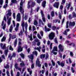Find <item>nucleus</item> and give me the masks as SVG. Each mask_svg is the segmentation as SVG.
<instances>
[{"mask_svg":"<svg viewBox=\"0 0 76 76\" xmlns=\"http://www.w3.org/2000/svg\"><path fill=\"white\" fill-rule=\"evenodd\" d=\"M37 54L38 53H37V51H34V52H33L32 54L30 56H28V57L31 59V60H33V59H34V56H33V55H34L35 54L36 56H37Z\"/></svg>","mask_w":76,"mask_h":76,"instance_id":"1","label":"nucleus"},{"mask_svg":"<svg viewBox=\"0 0 76 76\" xmlns=\"http://www.w3.org/2000/svg\"><path fill=\"white\" fill-rule=\"evenodd\" d=\"M58 48L59 50V53L60 52H63V50H64V48H63V46L61 44H60L58 46Z\"/></svg>","mask_w":76,"mask_h":76,"instance_id":"2","label":"nucleus"},{"mask_svg":"<svg viewBox=\"0 0 76 76\" xmlns=\"http://www.w3.org/2000/svg\"><path fill=\"white\" fill-rule=\"evenodd\" d=\"M49 36L50 39H54V38L55 37V34L53 32H52L50 34Z\"/></svg>","mask_w":76,"mask_h":76,"instance_id":"3","label":"nucleus"},{"mask_svg":"<svg viewBox=\"0 0 76 76\" xmlns=\"http://www.w3.org/2000/svg\"><path fill=\"white\" fill-rule=\"evenodd\" d=\"M23 4V2L21 1L20 3V12L21 13H23V12H24V10L22 9V5Z\"/></svg>","mask_w":76,"mask_h":76,"instance_id":"4","label":"nucleus"},{"mask_svg":"<svg viewBox=\"0 0 76 76\" xmlns=\"http://www.w3.org/2000/svg\"><path fill=\"white\" fill-rule=\"evenodd\" d=\"M59 2H56L53 5V6L54 7H56V9L58 8V6H59Z\"/></svg>","mask_w":76,"mask_h":76,"instance_id":"5","label":"nucleus"},{"mask_svg":"<svg viewBox=\"0 0 76 76\" xmlns=\"http://www.w3.org/2000/svg\"><path fill=\"white\" fill-rule=\"evenodd\" d=\"M7 19H8L7 23L8 26L10 25V24L11 23V19L12 17H7Z\"/></svg>","mask_w":76,"mask_h":76,"instance_id":"6","label":"nucleus"},{"mask_svg":"<svg viewBox=\"0 0 76 76\" xmlns=\"http://www.w3.org/2000/svg\"><path fill=\"white\" fill-rule=\"evenodd\" d=\"M17 20L20 22V13H18L17 15Z\"/></svg>","mask_w":76,"mask_h":76,"instance_id":"7","label":"nucleus"},{"mask_svg":"<svg viewBox=\"0 0 76 76\" xmlns=\"http://www.w3.org/2000/svg\"><path fill=\"white\" fill-rule=\"evenodd\" d=\"M11 10L10 9L8 10V13L7 14V17H11L12 15V13H11Z\"/></svg>","mask_w":76,"mask_h":76,"instance_id":"8","label":"nucleus"},{"mask_svg":"<svg viewBox=\"0 0 76 76\" xmlns=\"http://www.w3.org/2000/svg\"><path fill=\"white\" fill-rule=\"evenodd\" d=\"M75 25V21H73V22H72L70 21L69 23V26L70 27V26H74Z\"/></svg>","mask_w":76,"mask_h":76,"instance_id":"9","label":"nucleus"},{"mask_svg":"<svg viewBox=\"0 0 76 76\" xmlns=\"http://www.w3.org/2000/svg\"><path fill=\"white\" fill-rule=\"evenodd\" d=\"M15 53H13L12 55V56H11V55H9L8 56V58H10V60H12V57H15Z\"/></svg>","mask_w":76,"mask_h":76,"instance_id":"10","label":"nucleus"},{"mask_svg":"<svg viewBox=\"0 0 76 76\" xmlns=\"http://www.w3.org/2000/svg\"><path fill=\"white\" fill-rule=\"evenodd\" d=\"M36 65L38 66V67H41V65L38 59H37L36 61Z\"/></svg>","mask_w":76,"mask_h":76,"instance_id":"11","label":"nucleus"},{"mask_svg":"<svg viewBox=\"0 0 76 76\" xmlns=\"http://www.w3.org/2000/svg\"><path fill=\"white\" fill-rule=\"evenodd\" d=\"M41 13L42 17V20L43 22H45V18H44V13H43V12L42 11H41Z\"/></svg>","mask_w":76,"mask_h":76,"instance_id":"12","label":"nucleus"},{"mask_svg":"<svg viewBox=\"0 0 76 76\" xmlns=\"http://www.w3.org/2000/svg\"><path fill=\"white\" fill-rule=\"evenodd\" d=\"M23 50L22 48L20 46H19L18 49V52H21V51H22Z\"/></svg>","mask_w":76,"mask_h":76,"instance_id":"13","label":"nucleus"},{"mask_svg":"<svg viewBox=\"0 0 76 76\" xmlns=\"http://www.w3.org/2000/svg\"><path fill=\"white\" fill-rule=\"evenodd\" d=\"M21 26L23 28V29L24 32V27H25V22L23 21H22L21 22Z\"/></svg>","mask_w":76,"mask_h":76,"instance_id":"14","label":"nucleus"},{"mask_svg":"<svg viewBox=\"0 0 76 76\" xmlns=\"http://www.w3.org/2000/svg\"><path fill=\"white\" fill-rule=\"evenodd\" d=\"M27 70H28V72H29L30 75H31L32 73V71L31 70L30 68H27Z\"/></svg>","mask_w":76,"mask_h":76,"instance_id":"15","label":"nucleus"},{"mask_svg":"<svg viewBox=\"0 0 76 76\" xmlns=\"http://www.w3.org/2000/svg\"><path fill=\"white\" fill-rule=\"evenodd\" d=\"M5 5L4 6V8H6L7 7L8 4V0H6L5 1Z\"/></svg>","mask_w":76,"mask_h":76,"instance_id":"16","label":"nucleus"},{"mask_svg":"<svg viewBox=\"0 0 76 76\" xmlns=\"http://www.w3.org/2000/svg\"><path fill=\"white\" fill-rule=\"evenodd\" d=\"M58 50H57V47H55L53 49L52 51L51 52V53H53V51H57Z\"/></svg>","mask_w":76,"mask_h":76,"instance_id":"17","label":"nucleus"},{"mask_svg":"<svg viewBox=\"0 0 76 76\" xmlns=\"http://www.w3.org/2000/svg\"><path fill=\"white\" fill-rule=\"evenodd\" d=\"M3 44L1 43L0 45L1 48L2 49H4V48H6V45H5V44H4L3 46Z\"/></svg>","mask_w":76,"mask_h":76,"instance_id":"18","label":"nucleus"},{"mask_svg":"<svg viewBox=\"0 0 76 76\" xmlns=\"http://www.w3.org/2000/svg\"><path fill=\"white\" fill-rule=\"evenodd\" d=\"M25 28L26 31V34L27 32V29L28 28V23H27L26 22L25 23Z\"/></svg>","mask_w":76,"mask_h":76,"instance_id":"19","label":"nucleus"},{"mask_svg":"<svg viewBox=\"0 0 76 76\" xmlns=\"http://www.w3.org/2000/svg\"><path fill=\"white\" fill-rule=\"evenodd\" d=\"M6 39V37L4 36L1 39V42H3V41H5Z\"/></svg>","mask_w":76,"mask_h":76,"instance_id":"20","label":"nucleus"},{"mask_svg":"<svg viewBox=\"0 0 76 76\" xmlns=\"http://www.w3.org/2000/svg\"><path fill=\"white\" fill-rule=\"evenodd\" d=\"M70 31V29H68L66 30H65L64 32V35H67V32H69Z\"/></svg>","mask_w":76,"mask_h":76,"instance_id":"21","label":"nucleus"},{"mask_svg":"<svg viewBox=\"0 0 76 76\" xmlns=\"http://www.w3.org/2000/svg\"><path fill=\"white\" fill-rule=\"evenodd\" d=\"M8 47H9V49L10 50H11V51H13V48L12 47V46H11V45H9L8 46Z\"/></svg>","mask_w":76,"mask_h":76,"instance_id":"22","label":"nucleus"},{"mask_svg":"<svg viewBox=\"0 0 76 76\" xmlns=\"http://www.w3.org/2000/svg\"><path fill=\"white\" fill-rule=\"evenodd\" d=\"M12 30H13V25H11L9 29L10 32H11L12 31Z\"/></svg>","mask_w":76,"mask_h":76,"instance_id":"23","label":"nucleus"},{"mask_svg":"<svg viewBox=\"0 0 76 76\" xmlns=\"http://www.w3.org/2000/svg\"><path fill=\"white\" fill-rule=\"evenodd\" d=\"M45 54H42L40 56V58L42 59V58H45Z\"/></svg>","mask_w":76,"mask_h":76,"instance_id":"24","label":"nucleus"},{"mask_svg":"<svg viewBox=\"0 0 76 76\" xmlns=\"http://www.w3.org/2000/svg\"><path fill=\"white\" fill-rule=\"evenodd\" d=\"M46 4V1H44L42 3V6L43 7H45V4Z\"/></svg>","mask_w":76,"mask_h":76,"instance_id":"25","label":"nucleus"},{"mask_svg":"<svg viewBox=\"0 0 76 76\" xmlns=\"http://www.w3.org/2000/svg\"><path fill=\"white\" fill-rule=\"evenodd\" d=\"M70 6H71V3H69L68 5H66V7H67L68 6V7H67V9H69L70 7Z\"/></svg>","mask_w":76,"mask_h":76,"instance_id":"26","label":"nucleus"},{"mask_svg":"<svg viewBox=\"0 0 76 76\" xmlns=\"http://www.w3.org/2000/svg\"><path fill=\"white\" fill-rule=\"evenodd\" d=\"M51 15L52 17H54V12L53 11L51 12Z\"/></svg>","mask_w":76,"mask_h":76,"instance_id":"27","label":"nucleus"},{"mask_svg":"<svg viewBox=\"0 0 76 76\" xmlns=\"http://www.w3.org/2000/svg\"><path fill=\"white\" fill-rule=\"evenodd\" d=\"M73 16V18H76V14H75V12H73L72 13Z\"/></svg>","mask_w":76,"mask_h":76,"instance_id":"28","label":"nucleus"},{"mask_svg":"<svg viewBox=\"0 0 76 76\" xmlns=\"http://www.w3.org/2000/svg\"><path fill=\"white\" fill-rule=\"evenodd\" d=\"M20 56H21V57L23 58L25 57V56L24 55V54H23V53H21L20 54Z\"/></svg>","mask_w":76,"mask_h":76,"instance_id":"29","label":"nucleus"},{"mask_svg":"<svg viewBox=\"0 0 76 76\" xmlns=\"http://www.w3.org/2000/svg\"><path fill=\"white\" fill-rule=\"evenodd\" d=\"M16 38V35H12L11 37L12 39H15Z\"/></svg>","mask_w":76,"mask_h":76,"instance_id":"30","label":"nucleus"},{"mask_svg":"<svg viewBox=\"0 0 76 76\" xmlns=\"http://www.w3.org/2000/svg\"><path fill=\"white\" fill-rule=\"evenodd\" d=\"M28 38H29L30 39V41H32V34H31L30 36L29 35L28 36Z\"/></svg>","mask_w":76,"mask_h":76,"instance_id":"31","label":"nucleus"},{"mask_svg":"<svg viewBox=\"0 0 76 76\" xmlns=\"http://www.w3.org/2000/svg\"><path fill=\"white\" fill-rule=\"evenodd\" d=\"M20 65L21 66H25V64H24V62L23 61L22 63L20 64Z\"/></svg>","mask_w":76,"mask_h":76,"instance_id":"32","label":"nucleus"},{"mask_svg":"<svg viewBox=\"0 0 76 76\" xmlns=\"http://www.w3.org/2000/svg\"><path fill=\"white\" fill-rule=\"evenodd\" d=\"M45 72V70H42V71L41 70H40V72H39V73H41L42 72V74H44V72Z\"/></svg>","mask_w":76,"mask_h":76,"instance_id":"33","label":"nucleus"},{"mask_svg":"<svg viewBox=\"0 0 76 76\" xmlns=\"http://www.w3.org/2000/svg\"><path fill=\"white\" fill-rule=\"evenodd\" d=\"M29 3H30V2L28 1V6L27 7L28 9H30V8H31V6L29 5Z\"/></svg>","mask_w":76,"mask_h":76,"instance_id":"34","label":"nucleus"},{"mask_svg":"<svg viewBox=\"0 0 76 76\" xmlns=\"http://www.w3.org/2000/svg\"><path fill=\"white\" fill-rule=\"evenodd\" d=\"M16 45H17V39L15 40L14 42V46L15 47H16Z\"/></svg>","mask_w":76,"mask_h":76,"instance_id":"35","label":"nucleus"},{"mask_svg":"<svg viewBox=\"0 0 76 76\" xmlns=\"http://www.w3.org/2000/svg\"><path fill=\"white\" fill-rule=\"evenodd\" d=\"M34 25H36L38 24V22H37V20H35L34 21Z\"/></svg>","mask_w":76,"mask_h":76,"instance_id":"36","label":"nucleus"},{"mask_svg":"<svg viewBox=\"0 0 76 76\" xmlns=\"http://www.w3.org/2000/svg\"><path fill=\"white\" fill-rule=\"evenodd\" d=\"M41 49V46H39V47H37V50L39 51V52H40V50Z\"/></svg>","mask_w":76,"mask_h":76,"instance_id":"37","label":"nucleus"},{"mask_svg":"<svg viewBox=\"0 0 76 76\" xmlns=\"http://www.w3.org/2000/svg\"><path fill=\"white\" fill-rule=\"evenodd\" d=\"M15 68L16 69H18V65L17 64V63L15 64Z\"/></svg>","mask_w":76,"mask_h":76,"instance_id":"38","label":"nucleus"},{"mask_svg":"<svg viewBox=\"0 0 76 76\" xmlns=\"http://www.w3.org/2000/svg\"><path fill=\"white\" fill-rule=\"evenodd\" d=\"M22 34H23V32L21 31L18 34V35L20 37V36H22Z\"/></svg>","mask_w":76,"mask_h":76,"instance_id":"39","label":"nucleus"},{"mask_svg":"<svg viewBox=\"0 0 76 76\" xmlns=\"http://www.w3.org/2000/svg\"><path fill=\"white\" fill-rule=\"evenodd\" d=\"M11 2L12 3H16V2H17V1L16 0H12Z\"/></svg>","mask_w":76,"mask_h":76,"instance_id":"40","label":"nucleus"},{"mask_svg":"<svg viewBox=\"0 0 76 76\" xmlns=\"http://www.w3.org/2000/svg\"><path fill=\"white\" fill-rule=\"evenodd\" d=\"M50 29L49 28H48L47 29V28H46V26H45V31L46 32H47V31H48H48H50Z\"/></svg>","mask_w":76,"mask_h":76,"instance_id":"41","label":"nucleus"},{"mask_svg":"<svg viewBox=\"0 0 76 76\" xmlns=\"http://www.w3.org/2000/svg\"><path fill=\"white\" fill-rule=\"evenodd\" d=\"M60 66H61L62 67H63V66H64V63H63V62H61V65Z\"/></svg>","mask_w":76,"mask_h":76,"instance_id":"42","label":"nucleus"},{"mask_svg":"<svg viewBox=\"0 0 76 76\" xmlns=\"http://www.w3.org/2000/svg\"><path fill=\"white\" fill-rule=\"evenodd\" d=\"M8 64H9L8 63V64H7V65L6 66H5V69H8V68H9V66Z\"/></svg>","mask_w":76,"mask_h":76,"instance_id":"43","label":"nucleus"},{"mask_svg":"<svg viewBox=\"0 0 76 76\" xmlns=\"http://www.w3.org/2000/svg\"><path fill=\"white\" fill-rule=\"evenodd\" d=\"M52 63L53 65V66H54L56 65V63L55 62L53 61V60H52Z\"/></svg>","mask_w":76,"mask_h":76,"instance_id":"44","label":"nucleus"},{"mask_svg":"<svg viewBox=\"0 0 76 76\" xmlns=\"http://www.w3.org/2000/svg\"><path fill=\"white\" fill-rule=\"evenodd\" d=\"M62 3H61V4H64L66 2V0H62Z\"/></svg>","mask_w":76,"mask_h":76,"instance_id":"45","label":"nucleus"},{"mask_svg":"<svg viewBox=\"0 0 76 76\" xmlns=\"http://www.w3.org/2000/svg\"><path fill=\"white\" fill-rule=\"evenodd\" d=\"M7 53H8V50H6L5 51L4 54L6 56L7 54Z\"/></svg>","mask_w":76,"mask_h":76,"instance_id":"46","label":"nucleus"},{"mask_svg":"<svg viewBox=\"0 0 76 76\" xmlns=\"http://www.w3.org/2000/svg\"><path fill=\"white\" fill-rule=\"evenodd\" d=\"M68 24H69V21H67L66 22V28H69V25H68Z\"/></svg>","mask_w":76,"mask_h":76,"instance_id":"47","label":"nucleus"},{"mask_svg":"<svg viewBox=\"0 0 76 76\" xmlns=\"http://www.w3.org/2000/svg\"><path fill=\"white\" fill-rule=\"evenodd\" d=\"M31 20H32V19L31 18V17H30L29 18L28 20L29 23H30L31 22Z\"/></svg>","mask_w":76,"mask_h":76,"instance_id":"48","label":"nucleus"},{"mask_svg":"<svg viewBox=\"0 0 76 76\" xmlns=\"http://www.w3.org/2000/svg\"><path fill=\"white\" fill-rule=\"evenodd\" d=\"M3 0H1L0 1V4L1 5H2L3 4Z\"/></svg>","mask_w":76,"mask_h":76,"instance_id":"49","label":"nucleus"},{"mask_svg":"<svg viewBox=\"0 0 76 76\" xmlns=\"http://www.w3.org/2000/svg\"><path fill=\"white\" fill-rule=\"evenodd\" d=\"M70 56H71V57H73V52H70Z\"/></svg>","mask_w":76,"mask_h":76,"instance_id":"50","label":"nucleus"},{"mask_svg":"<svg viewBox=\"0 0 76 76\" xmlns=\"http://www.w3.org/2000/svg\"><path fill=\"white\" fill-rule=\"evenodd\" d=\"M32 5L31 6H32V7H34V6H35V3L34 2H32Z\"/></svg>","mask_w":76,"mask_h":76,"instance_id":"51","label":"nucleus"},{"mask_svg":"<svg viewBox=\"0 0 76 76\" xmlns=\"http://www.w3.org/2000/svg\"><path fill=\"white\" fill-rule=\"evenodd\" d=\"M12 22L13 25V26L14 28H15V22L14 20L12 21Z\"/></svg>","mask_w":76,"mask_h":76,"instance_id":"52","label":"nucleus"},{"mask_svg":"<svg viewBox=\"0 0 76 76\" xmlns=\"http://www.w3.org/2000/svg\"><path fill=\"white\" fill-rule=\"evenodd\" d=\"M37 37L39 39H41V37L39 34H37Z\"/></svg>","mask_w":76,"mask_h":76,"instance_id":"53","label":"nucleus"},{"mask_svg":"<svg viewBox=\"0 0 76 76\" xmlns=\"http://www.w3.org/2000/svg\"><path fill=\"white\" fill-rule=\"evenodd\" d=\"M48 26L49 28H51V24L48 23Z\"/></svg>","mask_w":76,"mask_h":76,"instance_id":"54","label":"nucleus"},{"mask_svg":"<svg viewBox=\"0 0 76 76\" xmlns=\"http://www.w3.org/2000/svg\"><path fill=\"white\" fill-rule=\"evenodd\" d=\"M4 20L5 21V22H6V21H7V20L6 19V16L4 17Z\"/></svg>","mask_w":76,"mask_h":76,"instance_id":"55","label":"nucleus"},{"mask_svg":"<svg viewBox=\"0 0 76 76\" xmlns=\"http://www.w3.org/2000/svg\"><path fill=\"white\" fill-rule=\"evenodd\" d=\"M53 45V43H51L50 44V50H51V49H52V45Z\"/></svg>","mask_w":76,"mask_h":76,"instance_id":"56","label":"nucleus"},{"mask_svg":"<svg viewBox=\"0 0 76 76\" xmlns=\"http://www.w3.org/2000/svg\"><path fill=\"white\" fill-rule=\"evenodd\" d=\"M2 28L3 29H4L6 28V24H4V26H3Z\"/></svg>","mask_w":76,"mask_h":76,"instance_id":"57","label":"nucleus"},{"mask_svg":"<svg viewBox=\"0 0 76 76\" xmlns=\"http://www.w3.org/2000/svg\"><path fill=\"white\" fill-rule=\"evenodd\" d=\"M19 28L16 27L15 28V31L17 32L18 31V29Z\"/></svg>","mask_w":76,"mask_h":76,"instance_id":"58","label":"nucleus"},{"mask_svg":"<svg viewBox=\"0 0 76 76\" xmlns=\"http://www.w3.org/2000/svg\"><path fill=\"white\" fill-rule=\"evenodd\" d=\"M13 16L14 18V19H15V13H13Z\"/></svg>","mask_w":76,"mask_h":76,"instance_id":"59","label":"nucleus"},{"mask_svg":"<svg viewBox=\"0 0 76 76\" xmlns=\"http://www.w3.org/2000/svg\"><path fill=\"white\" fill-rule=\"evenodd\" d=\"M50 43H51V42H50V41L48 40L47 42L48 45H50Z\"/></svg>","mask_w":76,"mask_h":76,"instance_id":"60","label":"nucleus"},{"mask_svg":"<svg viewBox=\"0 0 76 76\" xmlns=\"http://www.w3.org/2000/svg\"><path fill=\"white\" fill-rule=\"evenodd\" d=\"M40 34H41V35L42 37L43 36V32L42 31H41L40 32Z\"/></svg>","mask_w":76,"mask_h":76,"instance_id":"61","label":"nucleus"},{"mask_svg":"<svg viewBox=\"0 0 76 76\" xmlns=\"http://www.w3.org/2000/svg\"><path fill=\"white\" fill-rule=\"evenodd\" d=\"M53 75L54 76H57V74L56 73H53Z\"/></svg>","mask_w":76,"mask_h":76,"instance_id":"62","label":"nucleus"},{"mask_svg":"<svg viewBox=\"0 0 76 76\" xmlns=\"http://www.w3.org/2000/svg\"><path fill=\"white\" fill-rule=\"evenodd\" d=\"M55 42L56 43H57V40L56 38L55 39Z\"/></svg>","mask_w":76,"mask_h":76,"instance_id":"63","label":"nucleus"},{"mask_svg":"<svg viewBox=\"0 0 76 76\" xmlns=\"http://www.w3.org/2000/svg\"><path fill=\"white\" fill-rule=\"evenodd\" d=\"M20 75V73H19V72H17V74L16 75V76H19Z\"/></svg>","mask_w":76,"mask_h":76,"instance_id":"64","label":"nucleus"}]
</instances>
